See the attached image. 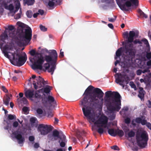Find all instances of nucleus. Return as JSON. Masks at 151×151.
I'll list each match as a JSON object with an SVG mask.
<instances>
[{"mask_svg": "<svg viewBox=\"0 0 151 151\" xmlns=\"http://www.w3.org/2000/svg\"><path fill=\"white\" fill-rule=\"evenodd\" d=\"M29 53L32 56H34L35 58H37L36 61L32 65V69L42 70V64L45 60L47 62L43 65L45 70H47L49 73H51V75L53 74L56 68L58 57V54L55 50H52L49 55H46L44 58L40 53L36 52L34 50H30Z\"/></svg>", "mask_w": 151, "mask_h": 151, "instance_id": "nucleus-1", "label": "nucleus"}, {"mask_svg": "<svg viewBox=\"0 0 151 151\" xmlns=\"http://www.w3.org/2000/svg\"><path fill=\"white\" fill-rule=\"evenodd\" d=\"M123 35L127 39V40L125 42H122V44L123 46L120 47L117 50L116 52V56L117 57H120L122 52L125 54L128 57L132 59L136 52V50L132 43L133 40V37L135 35V32L134 31H130L128 34V32H126Z\"/></svg>", "mask_w": 151, "mask_h": 151, "instance_id": "nucleus-2", "label": "nucleus"}, {"mask_svg": "<svg viewBox=\"0 0 151 151\" xmlns=\"http://www.w3.org/2000/svg\"><path fill=\"white\" fill-rule=\"evenodd\" d=\"M105 95L107 99H105V103L108 111L110 113L115 111H119L121 108V96L119 93L108 91L105 92Z\"/></svg>", "mask_w": 151, "mask_h": 151, "instance_id": "nucleus-3", "label": "nucleus"}, {"mask_svg": "<svg viewBox=\"0 0 151 151\" xmlns=\"http://www.w3.org/2000/svg\"><path fill=\"white\" fill-rule=\"evenodd\" d=\"M83 112L84 116L88 119L93 122L94 124L96 125L97 127L99 128L97 132L99 134H102L104 132V129L102 127L104 128L107 127L108 120V117L105 116H102L96 121L95 112L92 108L89 107H87L86 109L83 108Z\"/></svg>", "mask_w": 151, "mask_h": 151, "instance_id": "nucleus-4", "label": "nucleus"}, {"mask_svg": "<svg viewBox=\"0 0 151 151\" xmlns=\"http://www.w3.org/2000/svg\"><path fill=\"white\" fill-rule=\"evenodd\" d=\"M116 3L122 11H128L131 6H137L139 4L138 0H116Z\"/></svg>", "mask_w": 151, "mask_h": 151, "instance_id": "nucleus-5", "label": "nucleus"}, {"mask_svg": "<svg viewBox=\"0 0 151 151\" xmlns=\"http://www.w3.org/2000/svg\"><path fill=\"white\" fill-rule=\"evenodd\" d=\"M90 92L86 89L83 94L84 96L83 99L81 101L80 104L81 106L83 107L82 108V110L83 108L86 109L87 107L92 108L91 107L92 104V100L95 99V97L94 95H93V93Z\"/></svg>", "mask_w": 151, "mask_h": 151, "instance_id": "nucleus-6", "label": "nucleus"}, {"mask_svg": "<svg viewBox=\"0 0 151 151\" xmlns=\"http://www.w3.org/2000/svg\"><path fill=\"white\" fill-rule=\"evenodd\" d=\"M13 57L12 60H10L12 64L14 65L20 67L27 60L26 54L24 53V55L22 56L20 53H16L15 52L13 53H11Z\"/></svg>", "mask_w": 151, "mask_h": 151, "instance_id": "nucleus-7", "label": "nucleus"}, {"mask_svg": "<svg viewBox=\"0 0 151 151\" xmlns=\"http://www.w3.org/2000/svg\"><path fill=\"white\" fill-rule=\"evenodd\" d=\"M148 136L147 134L142 132L141 134L137 133L136 135V139L138 145L140 147L144 148L147 145Z\"/></svg>", "mask_w": 151, "mask_h": 151, "instance_id": "nucleus-8", "label": "nucleus"}, {"mask_svg": "<svg viewBox=\"0 0 151 151\" xmlns=\"http://www.w3.org/2000/svg\"><path fill=\"white\" fill-rule=\"evenodd\" d=\"M22 34L21 35V38L24 41L27 42H29L32 37V30L31 28L28 27V28L25 29L24 32L23 31V29L21 30Z\"/></svg>", "mask_w": 151, "mask_h": 151, "instance_id": "nucleus-9", "label": "nucleus"}, {"mask_svg": "<svg viewBox=\"0 0 151 151\" xmlns=\"http://www.w3.org/2000/svg\"><path fill=\"white\" fill-rule=\"evenodd\" d=\"M93 95H94L95 97V99L92 100V107L96 106V101L98 100V99L96 98L101 99L103 97L104 95V93L100 89L97 88H94L93 90Z\"/></svg>", "mask_w": 151, "mask_h": 151, "instance_id": "nucleus-10", "label": "nucleus"}, {"mask_svg": "<svg viewBox=\"0 0 151 151\" xmlns=\"http://www.w3.org/2000/svg\"><path fill=\"white\" fill-rule=\"evenodd\" d=\"M52 127L42 124H39L37 130L42 135H46L52 130Z\"/></svg>", "mask_w": 151, "mask_h": 151, "instance_id": "nucleus-11", "label": "nucleus"}, {"mask_svg": "<svg viewBox=\"0 0 151 151\" xmlns=\"http://www.w3.org/2000/svg\"><path fill=\"white\" fill-rule=\"evenodd\" d=\"M130 80L129 77L126 74H122L121 73L118 74V77L116 79V83H120V85L122 86L123 87H124V85L123 83L125 82L126 84H127L129 83Z\"/></svg>", "mask_w": 151, "mask_h": 151, "instance_id": "nucleus-12", "label": "nucleus"}, {"mask_svg": "<svg viewBox=\"0 0 151 151\" xmlns=\"http://www.w3.org/2000/svg\"><path fill=\"white\" fill-rule=\"evenodd\" d=\"M46 84V81H44L43 78H41L40 76L37 78L36 81L34 80L33 82L34 88L36 90L41 88Z\"/></svg>", "mask_w": 151, "mask_h": 151, "instance_id": "nucleus-13", "label": "nucleus"}, {"mask_svg": "<svg viewBox=\"0 0 151 151\" xmlns=\"http://www.w3.org/2000/svg\"><path fill=\"white\" fill-rule=\"evenodd\" d=\"M8 36L7 32L6 30L4 31L1 35H0V40L1 41L0 42V47L1 49L2 48L3 45L4 43H6L5 40L8 39Z\"/></svg>", "mask_w": 151, "mask_h": 151, "instance_id": "nucleus-14", "label": "nucleus"}, {"mask_svg": "<svg viewBox=\"0 0 151 151\" xmlns=\"http://www.w3.org/2000/svg\"><path fill=\"white\" fill-rule=\"evenodd\" d=\"M13 134L14 135L15 138L18 140L19 144L23 143L24 141V138L20 134H19L18 131L14 132Z\"/></svg>", "mask_w": 151, "mask_h": 151, "instance_id": "nucleus-15", "label": "nucleus"}, {"mask_svg": "<svg viewBox=\"0 0 151 151\" xmlns=\"http://www.w3.org/2000/svg\"><path fill=\"white\" fill-rule=\"evenodd\" d=\"M24 94L25 96L27 98H32L34 95V91L28 90L25 91Z\"/></svg>", "mask_w": 151, "mask_h": 151, "instance_id": "nucleus-16", "label": "nucleus"}, {"mask_svg": "<svg viewBox=\"0 0 151 151\" xmlns=\"http://www.w3.org/2000/svg\"><path fill=\"white\" fill-rule=\"evenodd\" d=\"M134 121L137 124H141L144 125L147 124V121L145 119H142L141 117H137L134 120Z\"/></svg>", "mask_w": 151, "mask_h": 151, "instance_id": "nucleus-17", "label": "nucleus"}, {"mask_svg": "<svg viewBox=\"0 0 151 151\" xmlns=\"http://www.w3.org/2000/svg\"><path fill=\"white\" fill-rule=\"evenodd\" d=\"M60 0H51L49 1L48 5L50 7H53L55 4H59Z\"/></svg>", "mask_w": 151, "mask_h": 151, "instance_id": "nucleus-18", "label": "nucleus"}, {"mask_svg": "<svg viewBox=\"0 0 151 151\" xmlns=\"http://www.w3.org/2000/svg\"><path fill=\"white\" fill-rule=\"evenodd\" d=\"M138 96L141 99H142L144 97L145 91L142 87H139Z\"/></svg>", "mask_w": 151, "mask_h": 151, "instance_id": "nucleus-19", "label": "nucleus"}, {"mask_svg": "<svg viewBox=\"0 0 151 151\" xmlns=\"http://www.w3.org/2000/svg\"><path fill=\"white\" fill-rule=\"evenodd\" d=\"M4 7L6 9L9 10L11 12H13L14 6L12 4H10L9 6H8L6 4H5Z\"/></svg>", "mask_w": 151, "mask_h": 151, "instance_id": "nucleus-20", "label": "nucleus"}, {"mask_svg": "<svg viewBox=\"0 0 151 151\" xmlns=\"http://www.w3.org/2000/svg\"><path fill=\"white\" fill-rule=\"evenodd\" d=\"M52 135L54 137L55 140H56L57 139L56 137L59 138L60 136L59 132L56 129H55L53 131Z\"/></svg>", "mask_w": 151, "mask_h": 151, "instance_id": "nucleus-21", "label": "nucleus"}, {"mask_svg": "<svg viewBox=\"0 0 151 151\" xmlns=\"http://www.w3.org/2000/svg\"><path fill=\"white\" fill-rule=\"evenodd\" d=\"M10 100V98L8 96H6L4 98L3 101L4 104L6 106H8L9 105V101Z\"/></svg>", "mask_w": 151, "mask_h": 151, "instance_id": "nucleus-22", "label": "nucleus"}, {"mask_svg": "<svg viewBox=\"0 0 151 151\" xmlns=\"http://www.w3.org/2000/svg\"><path fill=\"white\" fill-rule=\"evenodd\" d=\"M17 101L21 104H26L27 103V101L25 97H24L22 99L18 98L17 99Z\"/></svg>", "mask_w": 151, "mask_h": 151, "instance_id": "nucleus-23", "label": "nucleus"}, {"mask_svg": "<svg viewBox=\"0 0 151 151\" xmlns=\"http://www.w3.org/2000/svg\"><path fill=\"white\" fill-rule=\"evenodd\" d=\"M41 90H43V92L47 94L49 93L51 90V87L47 85L46 86L42 88Z\"/></svg>", "mask_w": 151, "mask_h": 151, "instance_id": "nucleus-24", "label": "nucleus"}, {"mask_svg": "<svg viewBox=\"0 0 151 151\" xmlns=\"http://www.w3.org/2000/svg\"><path fill=\"white\" fill-rule=\"evenodd\" d=\"M108 133L111 136L115 137L116 136V129H109L108 130Z\"/></svg>", "mask_w": 151, "mask_h": 151, "instance_id": "nucleus-25", "label": "nucleus"}, {"mask_svg": "<svg viewBox=\"0 0 151 151\" xmlns=\"http://www.w3.org/2000/svg\"><path fill=\"white\" fill-rule=\"evenodd\" d=\"M150 68V67H147L146 65L140 67L142 69H144L143 70H142V73H143L147 72H150V70H149Z\"/></svg>", "mask_w": 151, "mask_h": 151, "instance_id": "nucleus-26", "label": "nucleus"}, {"mask_svg": "<svg viewBox=\"0 0 151 151\" xmlns=\"http://www.w3.org/2000/svg\"><path fill=\"white\" fill-rule=\"evenodd\" d=\"M116 135H117L119 137H122L124 135V132L122 130L119 129H116Z\"/></svg>", "mask_w": 151, "mask_h": 151, "instance_id": "nucleus-27", "label": "nucleus"}, {"mask_svg": "<svg viewBox=\"0 0 151 151\" xmlns=\"http://www.w3.org/2000/svg\"><path fill=\"white\" fill-rule=\"evenodd\" d=\"M24 4H27L28 6L32 5L34 2L35 0H23Z\"/></svg>", "mask_w": 151, "mask_h": 151, "instance_id": "nucleus-28", "label": "nucleus"}, {"mask_svg": "<svg viewBox=\"0 0 151 151\" xmlns=\"http://www.w3.org/2000/svg\"><path fill=\"white\" fill-rule=\"evenodd\" d=\"M138 12L140 16L143 17L145 18H147V15L145 14L140 9H139Z\"/></svg>", "mask_w": 151, "mask_h": 151, "instance_id": "nucleus-29", "label": "nucleus"}, {"mask_svg": "<svg viewBox=\"0 0 151 151\" xmlns=\"http://www.w3.org/2000/svg\"><path fill=\"white\" fill-rule=\"evenodd\" d=\"M47 100L50 103H51L54 102L55 101V100L54 98L51 96H49L47 97Z\"/></svg>", "mask_w": 151, "mask_h": 151, "instance_id": "nucleus-30", "label": "nucleus"}, {"mask_svg": "<svg viewBox=\"0 0 151 151\" xmlns=\"http://www.w3.org/2000/svg\"><path fill=\"white\" fill-rule=\"evenodd\" d=\"M2 53L4 54V56L7 58H8L10 60V56L9 55L8 53H11L10 52H7V51H2Z\"/></svg>", "mask_w": 151, "mask_h": 151, "instance_id": "nucleus-31", "label": "nucleus"}, {"mask_svg": "<svg viewBox=\"0 0 151 151\" xmlns=\"http://www.w3.org/2000/svg\"><path fill=\"white\" fill-rule=\"evenodd\" d=\"M26 14L28 18H31L32 16V12L31 10L27 11L26 12Z\"/></svg>", "mask_w": 151, "mask_h": 151, "instance_id": "nucleus-32", "label": "nucleus"}, {"mask_svg": "<svg viewBox=\"0 0 151 151\" xmlns=\"http://www.w3.org/2000/svg\"><path fill=\"white\" fill-rule=\"evenodd\" d=\"M17 25L19 27H21L22 29H23V28L25 27V24L21 22H18L17 23Z\"/></svg>", "mask_w": 151, "mask_h": 151, "instance_id": "nucleus-33", "label": "nucleus"}, {"mask_svg": "<svg viewBox=\"0 0 151 151\" xmlns=\"http://www.w3.org/2000/svg\"><path fill=\"white\" fill-rule=\"evenodd\" d=\"M42 109L45 112H48L50 110V107L49 106L45 105L44 107H42Z\"/></svg>", "mask_w": 151, "mask_h": 151, "instance_id": "nucleus-34", "label": "nucleus"}, {"mask_svg": "<svg viewBox=\"0 0 151 151\" xmlns=\"http://www.w3.org/2000/svg\"><path fill=\"white\" fill-rule=\"evenodd\" d=\"M58 138H59L62 141L66 142V136L63 134H62L61 135H60Z\"/></svg>", "mask_w": 151, "mask_h": 151, "instance_id": "nucleus-35", "label": "nucleus"}, {"mask_svg": "<svg viewBox=\"0 0 151 151\" xmlns=\"http://www.w3.org/2000/svg\"><path fill=\"white\" fill-rule=\"evenodd\" d=\"M128 135L129 137H133L135 136V133L134 131L132 130L128 133Z\"/></svg>", "mask_w": 151, "mask_h": 151, "instance_id": "nucleus-36", "label": "nucleus"}, {"mask_svg": "<svg viewBox=\"0 0 151 151\" xmlns=\"http://www.w3.org/2000/svg\"><path fill=\"white\" fill-rule=\"evenodd\" d=\"M5 30H9V31L13 30L14 29V26L12 25H9L8 26V28L6 27Z\"/></svg>", "mask_w": 151, "mask_h": 151, "instance_id": "nucleus-37", "label": "nucleus"}, {"mask_svg": "<svg viewBox=\"0 0 151 151\" xmlns=\"http://www.w3.org/2000/svg\"><path fill=\"white\" fill-rule=\"evenodd\" d=\"M102 3H106L108 4H110L114 2L113 0H101Z\"/></svg>", "mask_w": 151, "mask_h": 151, "instance_id": "nucleus-38", "label": "nucleus"}, {"mask_svg": "<svg viewBox=\"0 0 151 151\" xmlns=\"http://www.w3.org/2000/svg\"><path fill=\"white\" fill-rule=\"evenodd\" d=\"M8 118L9 119L12 120L16 119V116L15 115L9 114L8 116Z\"/></svg>", "mask_w": 151, "mask_h": 151, "instance_id": "nucleus-39", "label": "nucleus"}, {"mask_svg": "<svg viewBox=\"0 0 151 151\" xmlns=\"http://www.w3.org/2000/svg\"><path fill=\"white\" fill-rule=\"evenodd\" d=\"M40 30L43 32H45L47 30V28H46L45 26L41 24L40 25Z\"/></svg>", "mask_w": 151, "mask_h": 151, "instance_id": "nucleus-40", "label": "nucleus"}, {"mask_svg": "<svg viewBox=\"0 0 151 151\" xmlns=\"http://www.w3.org/2000/svg\"><path fill=\"white\" fill-rule=\"evenodd\" d=\"M29 58L30 61L32 63L34 62V63L35 62H36V61L37 60V58H35V57L34 56L33 58L30 57H29Z\"/></svg>", "mask_w": 151, "mask_h": 151, "instance_id": "nucleus-41", "label": "nucleus"}, {"mask_svg": "<svg viewBox=\"0 0 151 151\" xmlns=\"http://www.w3.org/2000/svg\"><path fill=\"white\" fill-rule=\"evenodd\" d=\"M135 36H134L133 38L136 36H137V34H136V33H135ZM132 42H133V43H134V44H137V43H139V44H142V42L141 41H139V40H137V39H136L134 41V40H133V41Z\"/></svg>", "mask_w": 151, "mask_h": 151, "instance_id": "nucleus-42", "label": "nucleus"}, {"mask_svg": "<svg viewBox=\"0 0 151 151\" xmlns=\"http://www.w3.org/2000/svg\"><path fill=\"white\" fill-rule=\"evenodd\" d=\"M9 46L8 45H6L2 48V49H1L2 51H7V50H9Z\"/></svg>", "mask_w": 151, "mask_h": 151, "instance_id": "nucleus-43", "label": "nucleus"}, {"mask_svg": "<svg viewBox=\"0 0 151 151\" xmlns=\"http://www.w3.org/2000/svg\"><path fill=\"white\" fill-rule=\"evenodd\" d=\"M35 138L34 136H29V140L31 142H32V143L33 144L34 143V141Z\"/></svg>", "mask_w": 151, "mask_h": 151, "instance_id": "nucleus-44", "label": "nucleus"}, {"mask_svg": "<svg viewBox=\"0 0 151 151\" xmlns=\"http://www.w3.org/2000/svg\"><path fill=\"white\" fill-rule=\"evenodd\" d=\"M20 7V4H17L16 6L15 7V10L13 11V12H14V14H15L18 11V10L19 9Z\"/></svg>", "mask_w": 151, "mask_h": 151, "instance_id": "nucleus-45", "label": "nucleus"}, {"mask_svg": "<svg viewBox=\"0 0 151 151\" xmlns=\"http://www.w3.org/2000/svg\"><path fill=\"white\" fill-rule=\"evenodd\" d=\"M130 122L131 119L129 117L126 118L124 120V122L126 124H129L130 123Z\"/></svg>", "mask_w": 151, "mask_h": 151, "instance_id": "nucleus-46", "label": "nucleus"}, {"mask_svg": "<svg viewBox=\"0 0 151 151\" xmlns=\"http://www.w3.org/2000/svg\"><path fill=\"white\" fill-rule=\"evenodd\" d=\"M129 85L131 86L132 88L136 89V86L133 82H130L129 83Z\"/></svg>", "mask_w": 151, "mask_h": 151, "instance_id": "nucleus-47", "label": "nucleus"}, {"mask_svg": "<svg viewBox=\"0 0 151 151\" xmlns=\"http://www.w3.org/2000/svg\"><path fill=\"white\" fill-rule=\"evenodd\" d=\"M9 36L10 37L14 38L15 36V32H9Z\"/></svg>", "mask_w": 151, "mask_h": 151, "instance_id": "nucleus-48", "label": "nucleus"}, {"mask_svg": "<svg viewBox=\"0 0 151 151\" xmlns=\"http://www.w3.org/2000/svg\"><path fill=\"white\" fill-rule=\"evenodd\" d=\"M36 119L35 117H32L30 119V121L32 124H34L35 123Z\"/></svg>", "mask_w": 151, "mask_h": 151, "instance_id": "nucleus-49", "label": "nucleus"}, {"mask_svg": "<svg viewBox=\"0 0 151 151\" xmlns=\"http://www.w3.org/2000/svg\"><path fill=\"white\" fill-rule=\"evenodd\" d=\"M65 142L62 141L60 142V140H59L58 141L59 143H60V145L61 147H63L65 146Z\"/></svg>", "mask_w": 151, "mask_h": 151, "instance_id": "nucleus-50", "label": "nucleus"}, {"mask_svg": "<svg viewBox=\"0 0 151 151\" xmlns=\"http://www.w3.org/2000/svg\"><path fill=\"white\" fill-rule=\"evenodd\" d=\"M141 41L143 42L144 43V44L146 45V46L149 45L148 42L147 40L146 39L144 38L142 39Z\"/></svg>", "mask_w": 151, "mask_h": 151, "instance_id": "nucleus-51", "label": "nucleus"}, {"mask_svg": "<svg viewBox=\"0 0 151 151\" xmlns=\"http://www.w3.org/2000/svg\"><path fill=\"white\" fill-rule=\"evenodd\" d=\"M114 18H108L109 21L110 22H114L115 21V20H116V16H114Z\"/></svg>", "mask_w": 151, "mask_h": 151, "instance_id": "nucleus-52", "label": "nucleus"}, {"mask_svg": "<svg viewBox=\"0 0 151 151\" xmlns=\"http://www.w3.org/2000/svg\"><path fill=\"white\" fill-rule=\"evenodd\" d=\"M37 112L39 114H42L43 113V110L40 108H38L37 110Z\"/></svg>", "mask_w": 151, "mask_h": 151, "instance_id": "nucleus-53", "label": "nucleus"}, {"mask_svg": "<svg viewBox=\"0 0 151 151\" xmlns=\"http://www.w3.org/2000/svg\"><path fill=\"white\" fill-rule=\"evenodd\" d=\"M111 148L112 149L115 150H119V148L117 145H114L111 147Z\"/></svg>", "mask_w": 151, "mask_h": 151, "instance_id": "nucleus-54", "label": "nucleus"}, {"mask_svg": "<svg viewBox=\"0 0 151 151\" xmlns=\"http://www.w3.org/2000/svg\"><path fill=\"white\" fill-rule=\"evenodd\" d=\"M146 57L148 59H151V52H147L146 55Z\"/></svg>", "mask_w": 151, "mask_h": 151, "instance_id": "nucleus-55", "label": "nucleus"}, {"mask_svg": "<svg viewBox=\"0 0 151 151\" xmlns=\"http://www.w3.org/2000/svg\"><path fill=\"white\" fill-rule=\"evenodd\" d=\"M19 125V123L17 121L14 122L13 124V126L14 127H17Z\"/></svg>", "mask_w": 151, "mask_h": 151, "instance_id": "nucleus-56", "label": "nucleus"}, {"mask_svg": "<svg viewBox=\"0 0 151 151\" xmlns=\"http://www.w3.org/2000/svg\"><path fill=\"white\" fill-rule=\"evenodd\" d=\"M21 16V14H20V13H18L14 17L15 19H19L20 18Z\"/></svg>", "mask_w": 151, "mask_h": 151, "instance_id": "nucleus-57", "label": "nucleus"}, {"mask_svg": "<svg viewBox=\"0 0 151 151\" xmlns=\"http://www.w3.org/2000/svg\"><path fill=\"white\" fill-rule=\"evenodd\" d=\"M94 88V87L92 86H89L87 88V90H88L89 91H91L93 89V88Z\"/></svg>", "mask_w": 151, "mask_h": 151, "instance_id": "nucleus-58", "label": "nucleus"}, {"mask_svg": "<svg viewBox=\"0 0 151 151\" xmlns=\"http://www.w3.org/2000/svg\"><path fill=\"white\" fill-rule=\"evenodd\" d=\"M142 73V70L140 69H139L137 70L136 71V74L137 75H140Z\"/></svg>", "mask_w": 151, "mask_h": 151, "instance_id": "nucleus-59", "label": "nucleus"}, {"mask_svg": "<svg viewBox=\"0 0 151 151\" xmlns=\"http://www.w3.org/2000/svg\"><path fill=\"white\" fill-rule=\"evenodd\" d=\"M1 88L2 90H3L5 93L8 92V90L4 86H2L1 87Z\"/></svg>", "mask_w": 151, "mask_h": 151, "instance_id": "nucleus-60", "label": "nucleus"}, {"mask_svg": "<svg viewBox=\"0 0 151 151\" xmlns=\"http://www.w3.org/2000/svg\"><path fill=\"white\" fill-rule=\"evenodd\" d=\"M28 108L27 107L24 106L22 108V111L25 113H26L28 111Z\"/></svg>", "mask_w": 151, "mask_h": 151, "instance_id": "nucleus-61", "label": "nucleus"}, {"mask_svg": "<svg viewBox=\"0 0 151 151\" xmlns=\"http://www.w3.org/2000/svg\"><path fill=\"white\" fill-rule=\"evenodd\" d=\"M40 147L39 144L38 143H35L34 145V147L35 148H37Z\"/></svg>", "mask_w": 151, "mask_h": 151, "instance_id": "nucleus-62", "label": "nucleus"}, {"mask_svg": "<svg viewBox=\"0 0 151 151\" xmlns=\"http://www.w3.org/2000/svg\"><path fill=\"white\" fill-rule=\"evenodd\" d=\"M147 127L150 129H151V124L150 122H147L146 124Z\"/></svg>", "mask_w": 151, "mask_h": 151, "instance_id": "nucleus-63", "label": "nucleus"}, {"mask_svg": "<svg viewBox=\"0 0 151 151\" xmlns=\"http://www.w3.org/2000/svg\"><path fill=\"white\" fill-rule=\"evenodd\" d=\"M66 149L65 148H58L57 149L56 151H66Z\"/></svg>", "mask_w": 151, "mask_h": 151, "instance_id": "nucleus-64", "label": "nucleus"}]
</instances>
